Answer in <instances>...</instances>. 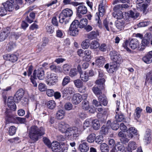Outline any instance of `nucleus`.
I'll use <instances>...</instances> for the list:
<instances>
[{
  "instance_id": "nucleus-1",
  "label": "nucleus",
  "mask_w": 152,
  "mask_h": 152,
  "mask_svg": "<svg viewBox=\"0 0 152 152\" xmlns=\"http://www.w3.org/2000/svg\"><path fill=\"white\" fill-rule=\"evenodd\" d=\"M59 129L61 132L65 133V135L69 139H76L81 134L80 130L75 126L69 127V125L64 122L59 124Z\"/></svg>"
},
{
  "instance_id": "nucleus-2",
  "label": "nucleus",
  "mask_w": 152,
  "mask_h": 152,
  "mask_svg": "<svg viewBox=\"0 0 152 152\" xmlns=\"http://www.w3.org/2000/svg\"><path fill=\"white\" fill-rule=\"evenodd\" d=\"M28 132L30 139L33 142H36L45 134V129L42 127H39L36 126H33L29 129Z\"/></svg>"
},
{
  "instance_id": "nucleus-3",
  "label": "nucleus",
  "mask_w": 152,
  "mask_h": 152,
  "mask_svg": "<svg viewBox=\"0 0 152 152\" xmlns=\"http://www.w3.org/2000/svg\"><path fill=\"white\" fill-rule=\"evenodd\" d=\"M73 14L72 10L68 8L63 10L59 16V21L60 23L64 24L69 22L71 17Z\"/></svg>"
},
{
  "instance_id": "nucleus-4",
  "label": "nucleus",
  "mask_w": 152,
  "mask_h": 152,
  "mask_svg": "<svg viewBox=\"0 0 152 152\" xmlns=\"http://www.w3.org/2000/svg\"><path fill=\"white\" fill-rule=\"evenodd\" d=\"M99 13L97 12L96 14L95 20L96 24L98 25L99 27L101 28V26H100V24L101 21L100 17H102L103 16L104 12V7L102 4H101L99 5Z\"/></svg>"
},
{
  "instance_id": "nucleus-5",
  "label": "nucleus",
  "mask_w": 152,
  "mask_h": 152,
  "mask_svg": "<svg viewBox=\"0 0 152 152\" xmlns=\"http://www.w3.org/2000/svg\"><path fill=\"white\" fill-rule=\"evenodd\" d=\"M79 24V21L77 20H75L71 24L69 31V34L73 36H75L77 35L79 32L78 27Z\"/></svg>"
},
{
  "instance_id": "nucleus-6",
  "label": "nucleus",
  "mask_w": 152,
  "mask_h": 152,
  "mask_svg": "<svg viewBox=\"0 0 152 152\" xmlns=\"http://www.w3.org/2000/svg\"><path fill=\"white\" fill-rule=\"evenodd\" d=\"M109 55L111 59L118 64H121L123 60L120 54L115 50H112L110 52Z\"/></svg>"
},
{
  "instance_id": "nucleus-7",
  "label": "nucleus",
  "mask_w": 152,
  "mask_h": 152,
  "mask_svg": "<svg viewBox=\"0 0 152 152\" xmlns=\"http://www.w3.org/2000/svg\"><path fill=\"white\" fill-rule=\"evenodd\" d=\"M152 37L150 33H146L145 35L144 38L142 41L140 47H139L140 50L142 51L145 48V46H147L150 43L151 38Z\"/></svg>"
},
{
  "instance_id": "nucleus-8",
  "label": "nucleus",
  "mask_w": 152,
  "mask_h": 152,
  "mask_svg": "<svg viewBox=\"0 0 152 152\" xmlns=\"http://www.w3.org/2000/svg\"><path fill=\"white\" fill-rule=\"evenodd\" d=\"M47 77L46 83L50 86L55 85L58 81V77L54 73H48Z\"/></svg>"
},
{
  "instance_id": "nucleus-9",
  "label": "nucleus",
  "mask_w": 152,
  "mask_h": 152,
  "mask_svg": "<svg viewBox=\"0 0 152 152\" xmlns=\"http://www.w3.org/2000/svg\"><path fill=\"white\" fill-rule=\"evenodd\" d=\"M45 72L43 69L39 68L37 70H35L33 74V78L37 79V77L40 80H43L45 78Z\"/></svg>"
},
{
  "instance_id": "nucleus-10",
  "label": "nucleus",
  "mask_w": 152,
  "mask_h": 152,
  "mask_svg": "<svg viewBox=\"0 0 152 152\" xmlns=\"http://www.w3.org/2000/svg\"><path fill=\"white\" fill-rule=\"evenodd\" d=\"M4 4L7 10L10 12L12 11L14 9L17 10L19 8V6L16 5L12 0H9Z\"/></svg>"
},
{
  "instance_id": "nucleus-11",
  "label": "nucleus",
  "mask_w": 152,
  "mask_h": 152,
  "mask_svg": "<svg viewBox=\"0 0 152 152\" xmlns=\"http://www.w3.org/2000/svg\"><path fill=\"white\" fill-rule=\"evenodd\" d=\"M118 64L115 62H112L110 65L107 64L104 66V67L109 73H112L117 70L119 67V64Z\"/></svg>"
},
{
  "instance_id": "nucleus-12",
  "label": "nucleus",
  "mask_w": 152,
  "mask_h": 152,
  "mask_svg": "<svg viewBox=\"0 0 152 152\" xmlns=\"http://www.w3.org/2000/svg\"><path fill=\"white\" fill-rule=\"evenodd\" d=\"M86 95L84 94L82 96L79 93L74 94L72 99V102L75 104H79L83 99H85L86 98Z\"/></svg>"
},
{
  "instance_id": "nucleus-13",
  "label": "nucleus",
  "mask_w": 152,
  "mask_h": 152,
  "mask_svg": "<svg viewBox=\"0 0 152 152\" xmlns=\"http://www.w3.org/2000/svg\"><path fill=\"white\" fill-rule=\"evenodd\" d=\"M74 83L76 87L79 88V91L81 93H85L86 90V87L84 86L83 83L80 80L77 79L74 81Z\"/></svg>"
},
{
  "instance_id": "nucleus-14",
  "label": "nucleus",
  "mask_w": 152,
  "mask_h": 152,
  "mask_svg": "<svg viewBox=\"0 0 152 152\" xmlns=\"http://www.w3.org/2000/svg\"><path fill=\"white\" fill-rule=\"evenodd\" d=\"M143 0H137L136 3L137 9H139L141 11H143V12L144 13L145 12L148 5L147 4H143Z\"/></svg>"
},
{
  "instance_id": "nucleus-15",
  "label": "nucleus",
  "mask_w": 152,
  "mask_h": 152,
  "mask_svg": "<svg viewBox=\"0 0 152 152\" xmlns=\"http://www.w3.org/2000/svg\"><path fill=\"white\" fill-rule=\"evenodd\" d=\"M61 145L57 141L53 142L50 148L54 152H60L62 150Z\"/></svg>"
},
{
  "instance_id": "nucleus-16",
  "label": "nucleus",
  "mask_w": 152,
  "mask_h": 152,
  "mask_svg": "<svg viewBox=\"0 0 152 152\" xmlns=\"http://www.w3.org/2000/svg\"><path fill=\"white\" fill-rule=\"evenodd\" d=\"M24 94V92L23 89H20L18 90L14 97V100L17 102L20 101Z\"/></svg>"
},
{
  "instance_id": "nucleus-17",
  "label": "nucleus",
  "mask_w": 152,
  "mask_h": 152,
  "mask_svg": "<svg viewBox=\"0 0 152 152\" xmlns=\"http://www.w3.org/2000/svg\"><path fill=\"white\" fill-rule=\"evenodd\" d=\"M10 32V28L7 27L0 33V42L4 40L8 37Z\"/></svg>"
},
{
  "instance_id": "nucleus-18",
  "label": "nucleus",
  "mask_w": 152,
  "mask_h": 152,
  "mask_svg": "<svg viewBox=\"0 0 152 152\" xmlns=\"http://www.w3.org/2000/svg\"><path fill=\"white\" fill-rule=\"evenodd\" d=\"M61 92L63 95H72L75 92V90L74 88L72 86L66 87L63 89Z\"/></svg>"
},
{
  "instance_id": "nucleus-19",
  "label": "nucleus",
  "mask_w": 152,
  "mask_h": 152,
  "mask_svg": "<svg viewBox=\"0 0 152 152\" xmlns=\"http://www.w3.org/2000/svg\"><path fill=\"white\" fill-rule=\"evenodd\" d=\"M145 85L146 86L152 85V73L151 72L146 75Z\"/></svg>"
},
{
  "instance_id": "nucleus-20",
  "label": "nucleus",
  "mask_w": 152,
  "mask_h": 152,
  "mask_svg": "<svg viewBox=\"0 0 152 152\" xmlns=\"http://www.w3.org/2000/svg\"><path fill=\"white\" fill-rule=\"evenodd\" d=\"M127 135L130 138L137 134V130L134 127H130L127 130Z\"/></svg>"
},
{
  "instance_id": "nucleus-21",
  "label": "nucleus",
  "mask_w": 152,
  "mask_h": 152,
  "mask_svg": "<svg viewBox=\"0 0 152 152\" xmlns=\"http://www.w3.org/2000/svg\"><path fill=\"white\" fill-rule=\"evenodd\" d=\"M7 106L11 110L15 111L16 109V105L13 102V97H10L7 99Z\"/></svg>"
},
{
  "instance_id": "nucleus-22",
  "label": "nucleus",
  "mask_w": 152,
  "mask_h": 152,
  "mask_svg": "<svg viewBox=\"0 0 152 152\" xmlns=\"http://www.w3.org/2000/svg\"><path fill=\"white\" fill-rule=\"evenodd\" d=\"M139 44V41L135 39H132L129 42V46L132 49H135L137 47H140Z\"/></svg>"
},
{
  "instance_id": "nucleus-23",
  "label": "nucleus",
  "mask_w": 152,
  "mask_h": 152,
  "mask_svg": "<svg viewBox=\"0 0 152 152\" xmlns=\"http://www.w3.org/2000/svg\"><path fill=\"white\" fill-rule=\"evenodd\" d=\"M78 149L81 152H87L89 149V147L87 143L83 142L79 145Z\"/></svg>"
},
{
  "instance_id": "nucleus-24",
  "label": "nucleus",
  "mask_w": 152,
  "mask_h": 152,
  "mask_svg": "<svg viewBox=\"0 0 152 152\" xmlns=\"http://www.w3.org/2000/svg\"><path fill=\"white\" fill-rule=\"evenodd\" d=\"M143 61L146 63L148 64L152 61V52L150 51L142 58Z\"/></svg>"
},
{
  "instance_id": "nucleus-25",
  "label": "nucleus",
  "mask_w": 152,
  "mask_h": 152,
  "mask_svg": "<svg viewBox=\"0 0 152 152\" xmlns=\"http://www.w3.org/2000/svg\"><path fill=\"white\" fill-rule=\"evenodd\" d=\"M77 12L78 13L85 14L86 13L87 9L86 7L84 5H80L77 8Z\"/></svg>"
},
{
  "instance_id": "nucleus-26",
  "label": "nucleus",
  "mask_w": 152,
  "mask_h": 152,
  "mask_svg": "<svg viewBox=\"0 0 152 152\" xmlns=\"http://www.w3.org/2000/svg\"><path fill=\"white\" fill-rule=\"evenodd\" d=\"M98 100L101 104L104 106H106L108 103L107 99L104 95L99 96L98 97Z\"/></svg>"
},
{
  "instance_id": "nucleus-27",
  "label": "nucleus",
  "mask_w": 152,
  "mask_h": 152,
  "mask_svg": "<svg viewBox=\"0 0 152 152\" xmlns=\"http://www.w3.org/2000/svg\"><path fill=\"white\" fill-rule=\"evenodd\" d=\"M5 59L12 62H14L17 60L18 58L15 55L9 54L6 55Z\"/></svg>"
},
{
  "instance_id": "nucleus-28",
  "label": "nucleus",
  "mask_w": 152,
  "mask_h": 152,
  "mask_svg": "<svg viewBox=\"0 0 152 152\" xmlns=\"http://www.w3.org/2000/svg\"><path fill=\"white\" fill-rule=\"evenodd\" d=\"M91 52L90 50L87 49L85 50L84 52V54L85 55L83 57V60L87 61H89L91 59L90 56Z\"/></svg>"
},
{
  "instance_id": "nucleus-29",
  "label": "nucleus",
  "mask_w": 152,
  "mask_h": 152,
  "mask_svg": "<svg viewBox=\"0 0 152 152\" xmlns=\"http://www.w3.org/2000/svg\"><path fill=\"white\" fill-rule=\"evenodd\" d=\"M105 60L103 56L98 57L95 61V64L97 65L101 66L105 62Z\"/></svg>"
},
{
  "instance_id": "nucleus-30",
  "label": "nucleus",
  "mask_w": 152,
  "mask_h": 152,
  "mask_svg": "<svg viewBox=\"0 0 152 152\" xmlns=\"http://www.w3.org/2000/svg\"><path fill=\"white\" fill-rule=\"evenodd\" d=\"M128 15L133 19H136L138 18L140 16L139 13L134 12L132 10H130L127 13Z\"/></svg>"
},
{
  "instance_id": "nucleus-31",
  "label": "nucleus",
  "mask_w": 152,
  "mask_h": 152,
  "mask_svg": "<svg viewBox=\"0 0 152 152\" xmlns=\"http://www.w3.org/2000/svg\"><path fill=\"white\" fill-rule=\"evenodd\" d=\"M112 149H114L115 151L116 152H123L124 151L125 147L124 145L118 144Z\"/></svg>"
},
{
  "instance_id": "nucleus-32",
  "label": "nucleus",
  "mask_w": 152,
  "mask_h": 152,
  "mask_svg": "<svg viewBox=\"0 0 152 152\" xmlns=\"http://www.w3.org/2000/svg\"><path fill=\"white\" fill-rule=\"evenodd\" d=\"M142 109L139 107H137L135 109L134 115V118L137 120L140 116V114L142 111Z\"/></svg>"
},
{
  "instance_id": "nucleus-33",
  "label": "nucleus",
  "mask_w": 152,
  "mask_h": 152,
  "mask_svg": "<svg viewBox=\"0 0 152 152\" xmlns=\"http://www.w3.org/2000/svg\"><path fill=\"white\" fill-rule=\"evenodd\" d=\"M105 81L104 78H99L96 81V83L101 89H102L104 88V85Z\"/></svg>"
},
{
  "instance_id": "nucleus-34",
  "label": "nucleus",
  "mask_w": 152,
  "mask_h": 152,
  "mask_svg": "<svg viewBox=\"0 0 152 152\" xmlns=\"http://www.w3.org/2000/svg\"><path fill=\"white\" fill-rule=\"evenodd\" d=\"M57 139L60 142L59 143L62 145H65L66 144V139L65 137L62 135H58L57 137Z\"/></svg>"
},
{
  "instance_id": "nucleus-35",
  "label": "nucleus",
  "mask_w": 152,
  "mask_h": 152,
  "mask_svg": "<svg viewBox=\"0 0 152 152\" xmlns=\"http://www.w3.org/2000/svg\"><path fill=\"white\" fill-rule=\"evenodd\" d=\"M71 67L72 66L70 64H64L62 66L63 72L65 74H68Z\"/></svg>"
},
{
  "instance_id": "nucleus-36",
  "label": "nucleus",
  "mask_w": 152,
  "mask_h": 152,
  "mask_svg": "<svg viewBox=\"0 0 152 152\" xmlns=\"http://www.w3.org/2000/svg\"><path fill=\"white\" fill-rule=\"evenodd\" d=\"M90 48L92 49L97 48L100 46L99 43L96 40H93L90 44Z\"/></svg>"
},
{
  "instance_id": "nucleus-37",
  "label": "nucleus",
  "mask_w": 152,
  "mask_h": 152,
  "mask_svg": "<svg viewBox=\"0 0 152 152\" xmlns=\"http://www.w3.org/2000/svg\"><path fill=\"white\" fill-rule=\"evenodd\" d=\"M99 87L95 86L92 88V90L96 96L101 95L102 92L101 88H99Z\"/></svg>"
},
{
  "instance_id": "nucleus-38",
  "label": "nucleus",
  "mask_w": 152,
  "mask_h": 152,
  "mask_svg": "<svg viewBox=\"0 0 152 152\" xmlns=\"http://www.w3.org/2000/svg\"><path fill=\"white\" fill-rule=\"evenodd\" d=\"M80 77L82 81L84 82H87L89 80V76L86 72H82L80 74Z\"/></svg>"
},
{
  "instance_id": "nucleus-39",
  "label": "nucleus",
  "mask_w": 152,
  "mask_h": 152,
  "mask_svg": "<svg viewBox=\"0 0 152 152\" xmlns=\"http://www.w3.org/2000/svg\"><path fill=\"white\" fill-rule=\"evenodd\" d=\"M88 20L86 18H83L81 19L80 22H79L78 26L80 28L85 27L87 25Z\"/></svg>"
},
{
  "instance_id": "nucleus-40",
  "label": "nucleus",
  "mask_w": 152,
  "mask_h": 152,
  "mask_svg": "<svg viewBox=\"0 0 152 152\" xmlns=\"http://www.w3.org/2000/svg\"><path fill=\"white\" fill-rule=\"evenodd\" d=\"M117 115L115 116V118L117 122H121L124 120L125 118V117L124 114L120 113H118L117 112H116Z\"/></svg>"
},
{
  "instance_id": "nucleus-41",
  "label": "nucleus",
  "mask_w": 152,
  "mask_h": 152,
  "mask_svg": "<svg viewBox=\"0 0 152 152\" xmlns=\"http://www.w3.org/2000/svg\"><path fill=\"white\" fill-rule=\"evenodd\" d=\"M65 115L64 111L62 110H59L56 113V117L59 119H62Z\"/></svg>"
},
{
  "instance_id": "nucleus-42",
  "label": "nucleus",
  "mask_w": 152,
  "mask_h": 152,
  "mask_svg": "<svg viewBox=\"0 0 152 152\" xmlns=\"http://www.w3.org/2000/svg\"><path fill=\"white\" fill-rule=\"evenodd\" d=\"M100 148L102 152H109V147L107 144L105 143H103L101 145Z\"/></svg>"
},
{
  "instance_id": "nucleus-43",
  "label": "nucleus",
  "mask_w": 152,
  "mask_h": 152,
  "mask_svg": "<svg viewBox=\"0 0 152 152\" xmlns=\"http://www.w3.org/2000/svg\"><path fill=\"white\" fill-rule=\"evenodd\" d=\"M5 113L6 117V119L9 122H11L13 117L12 115L10 112V111L9 109H7Z\"/></svg>"
},
{
  "instance_id": "nucleus-44",
  "label": "nucleus",
  "mask_w": 152,
  "mask_h": 152,
  "mask_svg": "<svg viewBox=\"0 0 152 152\" xmlns=\"http://www.w3.org/2000/svg\"><path fill=\"white\" fill-rule=\"evenodd\" d=\"M96 139V135L93 133L90 134L87 137V141L89 143L93 142Z\"/></svg>"
},
{
  "instance_id": "nucleus-45",
  "label": "nucleus",
  "mask_w": 152,
  "mask_h": 152,
  "mask_svg": "<svg viewBox=\"0 0 152 152\" xmlns=\"http://www.w3.org/2000/svg\"><path fill=\"white\" fill-rule=\"evenodd\" d=\"M92 127L93 128L96 130L98 129L100 127V125L99 121L97 119L93 120L92 121Z\"/></svg>"
},
{
  "instance_id": "nucleus-46",
  "label": "nucleus",
  "mask_w": 152,
  "mask_h": 152,
  "mask_svg": "<svg viewBox=\"0 0 152 152\" xmlns=\"http://www.w3.org/2000/svg\"><path fill=\"white\" fill-rule=\"evenodd\" d=\"M7 10L4 4H3L0 7V16H3L7 14Z\"/></svg>"
},
{
  "instance_id": "nucleus-47",
  "label": "nucleus",
  "mask_w": 152,
  "mask_h": 152,
  "mask_svg": "<svg viewBox=\"0 0 152 152\" xmlns=\"http://www.w3.org/2000/svg\"><path fill=\"white\" fill-rule=\"evenodd\" d=\"M55 102L53 100H51L48 101L47 103V105L48 108L50 109H53L56 107Z\"/></svg>"
},
{
  "instance_id": "nucleus-48",
  "label": "nucleus",
  "mask_w": 152,
  "mask_h": 152,
  "mask_svg": "<svg viewBox=\"0 0 152 152\" xmlns=\"http://www.w3.org/2000/svg\"><path fill=\"white\" fill-rule=\"evenodd\" d=\"M124 23L122 20H119L116 22V26L117 28L119 30H121L124 26Z\"/></svg>"
},
{
  "instance_id": "nucleus-49",
  "label": "nucleus",
  "mask_w": 152,
  "mask_h": 152,
  "mask_svg": "<svg viewBox=\"0 0 152 152\" xmlns=\"http://www.w3.org/2000/svg\"><path fill=\"white\" fill-rule=\"evenodd\" d=\"M98 34L95 31L91 32L88 35V38L90 39H96L97 36Z\"/></svg>"
},
{
  "instance_id": "nucleus-50",
  "label": "nucleus",
  "mask_w": 152,
  "mask_h": 152,
  "mask_svg": "<svg viewBox=\"0 0 152 152\" xmlns=\"http://www.w3.org/2000/svg\"><path fill=\"white\" fill-rule=\"evenodd\" d=\"M90 46L89 41L88 39H86L84 40L82 43L81 46L83 49L88 48Z\"/></svg>"
},
{
  "instance_id": "nucleus-51",
  "label": "nucleus",
  "mask_w": 152,
  "mask_h": 152,
  "mask_svg": "<svg viewBox=\"0 0 152 152\" xmlns=\"http://www.w3.org/2000/svg\"><path fill=\"white\" fill-rule=\"evenodd\" d=\"M82 107L85 110H88L89 108L88 102L86 100L83 101L82 102Z\"/></svg>"
},
{
  "instance_id": "nucleus-52",
  "label": "nucleus",
  "mask_w": 152,
  "mask_h": 152,
  "mask_svg": "<svg viewBox=\"0 0 152 152\" xmlns=\"http://www.w3.org/2000/svg\"><path fill=\"white\" fill-rule=\"evenodd\" d=\"M137 148L135 143L133 141L130 142L128 144V148L131 150H134Z\"/></svg>"
},
{
  "instance_id": "nucleus-53",
  "label": "nucleus",
  "mask_w": 152,
  "mask_h": 152,
  "mask_svg": "<svg viewBox=\"0 0 152 152\" xmlns=\"http://www.w3.org/2000/svg\"><path fill=\"white\" fill-rule=\"evenodd\" d=\"M150 23L151 22L149 21H146L140 23L138 24L137 25L139 27H143L148 26Z\"/></svg>"
},
{
  "instance_id": "nucleus-54",
  "label": "nucleus",
  "mask_w": 152,
  "mask_h": 152,
  "mask_svg": "<svg viewBox=\"0 0 152 152\" xmlns=\"http://www.w3.org/2000/svg\"><path fill=\"white\" fill-rule=\"evenodd\" d=\"M50 69L53 71L57 72L60 69V67L59 66H56L54 64H52L50 67Z\"/></svg>"
},
{
  "instance_id": "nucleus-55",
  "label": "nucleus",
  "mask_w": 152,
  "mask_h": 152,
  "mask_svg": "<svg viewBox=\"0 0 152 152\" xmlns=\"http://www.w3.org/2000/svg\"><path fill=\"white\" fill-rule=\"evenodd\" d=\"M103 137L102 135H100L96 137L95 142L98 144H101L103 141Z\"/></svg>"
},
{
  "instance_id": "nucleus-56",
  "label": "nucleus",
  "mask_w": 152,
  "mask_h": 152,
  "mask_svg": "<svg viewBox=\"0 0 152 152\" xmlns=\"http://www.w3.org/2000/svg\"><path fill=\"white\" fill-rule=\"evenodd\" d=\"M150 135L151 134L150 132L148 131H146L145 136V139L147 143L150 142L151 139Z\"/></svg>"
},
{
  "instance_id": "nucleus-57",
  "label": "nucleus",
  "mask_w": 152,
  "mask_h": 152,
  "mask_svg": "<svg viewBox=\"0 0 152 152\" xmlns=\"http://www.w3.org/2000/svg\"><path fill=\"white\" fill-rule=\"evenodd\" d=\"M16 128L14 126H11L9 128V132L10 135H13L15 133Z\"/></svg>"
},
{
  "instance_id": "nucleus-58",
  "label": "nucleus",
  "mask_w": 152,
  "mask_h": 152,
  "mask_svg": "<svg viewBox=\"0 0 152 152\" xmlns=\"http://www.w3.org/2000/svg\"><path fill=\"white\" fill-rule=\"evenodd\" d=\"M43 141L44 143L49 148L51 147V142L48 138L46 137H44L43 138Z\"/></svg>"
},
{
  "instance_id": "nucleus-59",
  "label": "nucleus",
  "mask_w": 152,
  "mask_h": 152,
  "mask_svg": "<svg viewBox=\"0 0 152 152\" xmlns=\"http://www.w3.org/2000/svg\"><path fill=\"white\" fill-rule=\"evenodd\" d=\"M69 73V76L72 77L75 76L77 74V70L76 68L71 69Z\"/></svg>"
},
{
  "instance_id": "nucleus-60",
  "label": "nucleus",
  "mask_w": 152,
  "mask_h": 152,
  "mask_svg": "<svg viewBox=\"0 0 152 152\" xmlns=\"http://www.w3.org/2000/svg\"><path fill=\"white\" fill-rule=\"evenodd\" d=\"M54 28L52 26H47L46 27L47 31L49 34L53 33L54 31Z\"/></svg>"
},
{
  "instance_id": "nucleus-61",
  "label": "nucleus",
  "mask_w": 152,
  "mask_h": 152,
  "mask_svg": "<svg viewBox=\"0 0 152 152\" xmlns=\"http://www.w3.org/2000/svg\"><path fill=\"white\" fill-rule=\"evenodd\" d=\"M8 50L10 51L15 47V43L12 42H10L7 45Z\"/></svg>"
},
{
  "instance_id": "nucleus-62",
  "label": "nucleus",
  "mask_w": 152,
  "mask_h": 152,
  "mask_svg": "<svg viewBox=\"0 0 152 152\" xmlns=\"http://www.w3.org/2000/svg\"><path fill=\"white\" fill-rule=\"evenodd\" d=\"M70 78L69 76L65 77L63 79L62 84L63 86H65L70 82Z\"/></svg>"
},
{
  "instance_id": "nucleus-63",
  "label": "nucleus",
  "mask_w": 152,
  "mask_h": 152,
  "mask_svg": "<svg viewBox=\"0 0 152 152\" xmlns=\"http://www.w3.org/2000/svg\"><path fill=\"white\" fill-rule=\"evenodd\" d=\"M99 47V50L102 52H104L106 51L107 46L104 43L102 44Z\"/></svg>"
},
{
  "instance_id": "nucleus-64",
  "label": "nucleus",
  "mask_w": 152,
  "mask_h": 152,
  "mask_svg": "<svg viewBox=\"0 0 152 152\" xmlns=\"http://www.w3.org/2000/svg\"><path fill=\"white\" fill-rule=\"evenodd\" d=\"M116 121H113V123L112 124L111 128L114 130H117L119 128V125L117 123Z\"/></svg>"
}]
</instances>
